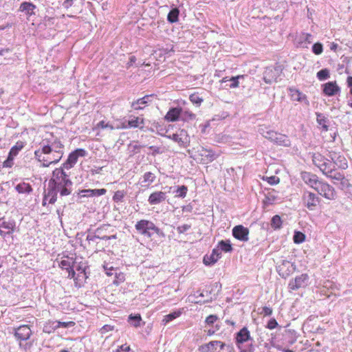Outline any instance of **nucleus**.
I'll list each match as a JSON object with an SVG mask.
<instances>
[{"label":"nucleus","instance_id":"obj_41","mask_svg":"<svg viewBox=\"0 0 352 352\" xmlns=\"http://www.w3.org/2000/svg\"><path fill=\"white\" fill-rule=\"evenodd\" d=\"M182 314V311L180 310L175 311L172 313H170L169 314L164 316V319L162 320L163 324L165 325L169 322L173 320L174 319L179 317Z\"/></svg>","mask_w":352,"mask_h":352},{"label":"nucleus","instance_id":"obj_22","mask_svg":"<svg viewBox=\"0 0 352 352\" xmlns=\"http://www.w3.org/2000/svg\"><path fill=\"white\" fill-rule=\"evenodd\" d=\"M167 198L166 192L162 191H155L150 195L148 202L150 205H158L164 202Z\"/></svg>","mask_w":352,"mask_h":352},{"label":"nucleus","instance_id":"obj_53","mask_svg":"<svg viewBox=\"0 0 352 352\" xmlns=\"http://www.w3.org/2000/svg\"><path fill=\"white\" fill-rule=\"evenodd\" d=\"M148 123L151 124V126H146V128L150 131L155 132V131H158L159 128H161V124L155 120L153 122L148 121Z\"/></svg>","mask_w":352,"mask_h":352},{"label":"nucleus","instance_id":"obj_21","mask_svg":"<svg viewBox=\"0 0 352 352\" xmlns=\"http://www.w3.org/2000/svg\"><path fill=\"white\" fill-rule=\"evenodd\" d=\"M15 222L12 220H0V235L5 237L7 234H11L14 229Z\"/></svg>","mask_w":352,"mask_h":352},{"label":"nucleus","instance_id":"obj_10","mask_svg":"<svg viewBox=\"0 0 352 352\" xmlns=\"http://www.w3.org/2000/svg\"><path fill=\"white\" fill-rule=\"evenodd\" d=\"M87 155V151L84 148H77L69 153L65 162L63 164L61 168L69 170L72 168L77 162L79 157H85Z\"/></svg>","mask_w":352,"mask_h":352},{"label":"nucleus","instance_id":"obj_5","mask_svg":"<svg viewBox=\"0 0 352 352\" xmlns=\"http://www.w3.org/2000/svg\"><path fill=\"white\" fill-rule=\"evenodd\" d=\"M221 288V285L218 283H215L212 285H210L206 287L203 291H197L195 293L194 296L197 298L195 301L196 303H206L212 302L213 299H215L217 294H212L214 289H217L219 292Z\"/></svg>","mask_w":352,"mask_h":352},{"label":"nucleus","instance_id":"obj_4","mask_svg":"<svg viewBox=\"0 0 352 352\" xmlns=\"http://www.w3.org/2000/svg\"><path fill=\"white\" fill-rule=\"evenodd\" d=\"M135 228L139 234L147 238H151L153 234L162 237L165 236L163 231L149 220L142 219L138 221L135 225Z\"/></svg>","mask_w":352,"mask_h":352},{"label":"nucleus","instance_id":"obj_17","mask_svg":"<svg viewBox=\"0 0 352 352\" xmlns=\"http://www.w3.org/2000/svg\"><path fill=\"white\" fill-rule=\"evenodd\" d=\"M232 235L241 241H248L249 239V230L242 225L236 226L232 229Z\"/></svg>","mask_w":352,"mask_h":352},{"label":"nucleus","instance_id":"obj_29","mask_svg":"<svg viewBox=\"0 0 352 352\" xmlns=\"http://www.w3.org/2000/svg\"><path fill=\"white\" fill-rule=\"evenodd\" d=\"M129 128H139L141 130H144V119L142 117H136L131 116L128 121Z\"/></svg>","mask_w":352,"mask_h":352},{"label":"nucleus","instance_id":"obj_1","mask_svg":"<svg viewBox=\"0 0 352 352\" xmlns=\"http://www.w3.org/2000/svg\"><path fill=\"white\" fill-rule=\"evenodd\" d=\"M329 157L330 159L325 157L320 153H314L312 155V161L327 177L336 181L343 180L344 174L336 171V167L342 170L346 169L348 168L346 159L344 155L333 151L329 152Z\"/></svg>","mask_w":352,"mask_h":352},{"label":"nucleus","instance_id":"obj_32","mask_svg":"<svg viewBox=\"0 0 352 352\" xmlns=\"http://www.w3.org/2000/svg\"><path fill=\"white\" fill-rule=\"evenodd\" d=\"M244 78V76L238 75L236 76H232L230 78H228V77L223 78L221 80V82L226 83L230 82V84H226V86H228L230 88H236L239 86V80Z\"/></svg>","mask_w":352,"mask_h":352},{"label":"nucleus","instance_id":"obj_44","mask_svg":"<svg viewBox=\"0 0 352 352\" xmlns=\"http://www.w3.org/2000/svg\"><path fill=\"white\" fill-rule=\"evenodd\" d=\"M155 175L153 173L146 172L143 175L142 182L146 184V185L148 186L155 181Z\"/></svg>","mask_w":352,"mask_h":352},{"label":"nucleus","instance_id":"obj_37","mask_svg":"<svg viewBox=\"0 0 352 352\" xmlns=\"http://www.w3.org/2000/svg\"><path fill=\"white\" fill-rule=\"evenodd\" d=\"M15 189L19 193L29 194L32 191V186L29 184L25 182L17 184Z\"/></svg>","mask_w":352,"mask_h":352},{"label":"nucleus","instance_id":"obj_36","mask_svg":"<svg viewBox=\"0 0 352 352\" xmlns=\"http://www.w3.org/2000/svg\"><path fill=\"white\" fill-rule=\"evenodd\" d=\"M25 143L21 141H18L12 148H10L8 155L15 157L24 148Z\"/></svg>","mask_w":352,"mask_h":352},{"label":"nucleus","instance_id":"obj_43","mask_svg":"<svg viewBox=\"0 0 352 352\" xmlns=\"http://www.w3.org/2000/svg\"><path fill=\"white\" fill-rule=\"evenodd\" d=\"M179 10L177 8L172 9L168 14L167 19L170 23H175L178 20Z\"/></svg>","mask_w":352,"mask_h":352},{"label":"nucleus","instance_id":"obj_42","mask_svg":"<svg viewBox=\"0 0 352 352\" xmlns=\"http://www.w3.org/2000/svg\"><path fill=\"white\" fill-rule=\"evenodd\" d=\"M196 118L195 114L192 113L189 111H184L182 109V113L180 115V119L184 122H188L195 120Z\"/></svg>","mask_w":352,"mask_h":352},{"label":"nucleus","instance_id":"obj_47","mask_svg":"<svg viewBox=\"0 0 352 352\" xmlns=\"http://www.w3.org/2000/svg\"><path fill=\"white\" fill-rule=\"evenodd\" d=\"M188 192V188L186 186L182 185L181 186H178L177 190H176L177 197L184 198L186 196Z\"/></svg>","mask_w":352,"mask_h":352},{"label":"nucleus","instance_id":"obj_34","mask_svg":"<svg viewBox=\"0 0 352 352\" xmlns=\"http://www.w3.org/2000/svg\"><path fill=\"white\" fill-rule=\"evenodd\" d=\"M258 132L265 138L270 140L276 131L271 130L270 127L267 125L260 124L258 126Z\"/></svg>","mask_w":352,"mask_h":352},{"label":"nucleus","instance_id":"obj_14","mask_svg":"<svg viewBox=\"0 0 352 352\" xmlns=\"http://www.w3.org/2000/svg\"><path fill=\"white\" fill-rule=\"evenodd\" d=\"M294 268L295 266L292 262L283 260L281 263L277 267V271L281 277L286 278L290 275Z\"/></svg>","mask_w":352,"mask_h":352},{"label":"nucleus","instance_id":"obj_16","mask_svg":"<svg viewBox=\"0 0 352 352\" xmlns=\"http://www.w3.org/2000/svg\"><path fill=\"white\" fill-rule=\"evenodd\" d=\"M301 178L303 182L314 190L320 184L322 179H320L318 177L309 172H302L301 173Z\"/></svg>","mask_w":352,"mask_h":352},{"label":"nucleus","instance_id":"obj_55","mask_svg":"<svg viewBox=\"0 0 352 352\" xmlns=\"http://www.w3.org/2000/svg\"><path fill=\"white\" fill-rule=\"evenodd\" d=\"M124 197V192L121 191V190H118L114 193L113 199V201H115L116 202L122 201Z\"/></svg>","mask_w":352,"mask_h":352},{"label":"nucleus","instance_id":"obj_48","mask_svg":"<svg viewBox=\"0 0 352 352\" xmlns=\"http://www.w3.org/2000/svg\"><path fill=\"white\" fill-rule=\"evenodd\" d=\"M329 71L327 69H324L317 73V78L319 80H324L329 78Z\"/></svg>","mask_w":352,"mask_h":352},{"label":"nucleus","instance_id":"obj_52","mask_svg":"<svg viewBox=\"0 0 352 352\" xmlns=\"http://www.w3.org/2000/svg\"><path fill=\"white\" fill-rule=\"evenodd\" d=\"M14 157L8 155L7 159L3 162V168H12L14 165Z\"/></svg>","mask_w":352,"mask_h":352},{"label":"nucleus","instance_id":"obj_9","mask_svg":"<svg viewBox=\"0 0 352 352\" xmlns=\"http://www.w3.org/2000/svg\"><path fill=\"white\" fill-rule=\"evenodd\" d=\"M320 198L316 195L315 193L308 191L304 190L302 195V201L303 205L309 210H314L316 207L320 203Z\"/></svg>","mask_w":352,"mask_h":352},{"label":"nucleus","instance_id":"obj_63","mask_svg":"<svg viewBox=\"0 0 352 352\" xmlns=\"http://www.w3.org/2000/svg\"><path fill=\"white\" fill-rule=\"evenodd\" d=\"M219 328H220V326H219V325H218V324H216V326H215V329H208V330L207 331V335H208V336H213V335L215 333V332L219 329Z\"/></svg>","mask_w":352,"mask_h":352},{"label":"nucleus","instance_id":"obj_19","mask_svg":"<svg viewBox=\"0 0 352 352\" xmlns=\"http://www.w3.org/2000/svg\"><path fill=\"white\" fill-rule=\"evenodd\" d=\"M322 87L323 94L327 96H333L340 92V88L336 81L324 83Z\"/></svg>","mask_w":352,"mask_h":352},{"label":"nucleus","instance_id":"obj_26","mask_svg":"<svg viewBox=\"0 0 352 352\" xmlns=\"http://www.w3.org/2000/svg\"><path fill=\"white\" fill-rule=\"evenodd\" d=\"M36 6L31 2L24 1L21 3L19 11L24 12L27 16L35 14Z\"/></svg>","mask_w":352,"mask_h":352},{"label":"nucleus","instance_id":"obj_59","mask_svg":"<svg viewBox=\"0 0 352 352\" xmlns=\"http://www.w3.org/2000/svg\"><path fill=\"white\" fill-rule=\"evenodd\" d=\"M190 225L188 224H184L182 226H179L177 228V231L179 233H184L185 232L188 231L190 228Z\"/></svg>","mask_w":352,"mask_h":352},{"label":"nucleus","instance_id":"obj_6","mask_svg":"<svg viewBox=\"0 0 352 352\" xmlns=\"http://www.w3.org/2000/svg\"><path fill=\"white\" fill-rule=\"evenodd\" d=\"M226 350L227 352H234L232 344H227L219 340H212L199 347L201 352H219V350Z\"/></svg>","mask_w":352,"mask_h":352},{"label":"nucleus","instance_id":"obj_30","mask_svg":"<svg viewBox=\"0 0 352 352\" xmlns=\"http://www.w3.org/2000/svg\"><path fill=\"white\" fill-rule=\"evenodd\" d=\"M316 122L322 131H327L329 126V120L323 113L316 112Z\"/></svg>","mask_w":352,"mask_h":352},{"label":"nucleus","instance_id":"obj_23","mask_svg":"<svg viewBox=\"0 0 352 352\" xmlns=\"http://www.w3.org/2000/svg\"><path fill=\"white\" fill-rule=\"evenodd\" d=\"M221 257V252L218 248L212 250V253L208 255L206 254L204 257L203 262L207 266L214 265Z\"/></svg>","mask_w":352,"mask_h":352},{"label":"nucleus","instance_id":"obj_12","mask_svg":"<svg viewBox=\"0 0 352 352\" xmlns=\"http://www.w3.org/2000/svg\"><path fill=\"white\" fill-rule=\"evenodd\" d=\"M197 152L199 155L201 157V161L204 164L212 162L219 156V153L204 147L199 148Z\"/></svg>","mask_w":352,"mask_h":352},{"label":"nucleus","instance_id":"obj_50","mask_svg":"<svg viewBox=\"0 0 352 352\" xmlns=\"http://www.w3.org/2000/svg\"><path fill=\"white\" fill-rule=\"evenodd\" d=\"M263 179L267 181L270 185H275L280 182V179L276 176L263 177Z\"/></svg>","mask_w":352,"mask_h":352},{"label":"nucleus","instance_id":"obj_35","mask_svg":"<svg viewBox=\"0 0 352 352\" xmlns=\"http://www.w3.org/2000/svg\"><path fill=\"white\" fill-rule=\"evenodd\" d=\"M58 193H59V192L56 191V189L48 183L47 192L45 194V196L49 199V204H53L56 201Z\"/></svg>","mask_w":352,"mask_h":352},{"label":"nucleus","instance_id":"obj_15","mask_svg":"<svg viewBox=\"0 0 352 352\" xmlns=\"http://www.w3.org/2000/svg\"><path fill=\"white\" fill-rule=\"evenodd\" d=\"M309 276L307 274H302L290 280L289 287L292 290H296L305 287L307 285Z\"/></svg>","mask_w":352,"mask_h":352},{"label":"nucleus","instance_id":"obj_18","mask_svg":"<svg viewBox=\"0 0 352 352\" xmlns=\"http://www.w3.org/2000/svg\"><path fill=\"white\" fill-rule=\"evenodd\" d=\"M270 141L278 146L285 147H289L291 146V140L289 137L285 134L280 133L276 131L272 136V139H270Z\"/></svg>","mask_w":352,"mask_h":352},{"label":"nucleus","instance_id":"obj_39","mask_svg":"<svg viewBox=\"0 0 352 352\" xmlns=\"http://www.w3.org/2000/svg\"><path fill=\"white\" fill-rule=\"evenodd\" d=\"M128 322L134 327H139L141 326L142 317L140 314H131L129 316Z\"/></svg>","mask_w":352,"mask_h":352},{"label":"nucleus","instance_id":"obj_24","mask_svg":"<svg viewBox=\"0 0 352 352\" xmlns=\"http://www.w3.org/2000/svg\"><path fill=\"white\" fill-rule=\"evenodd\" d=\"M289 91L292 100L304 102L307 105L309 104L307 96L300 92L298 89L294 87H289Z\"/></svg>","mask_w":352,"mask_h":352},{"label":"nucleus","instance_id":"obj_11","mask_svg":"<svg viewBox=\"0 0 352 352\" xmlns=\"http://www.w3.org/2000/svg\"><path fill=\"white\" fill-rule=\"evenodd\" d=\"M166 138L177 142L180 147L186 148L189 146L190 138L184 129L180 130L177 133L166 135Z\"/></svg>","mask_w":352,"mask_h":352},{"label":"nucleus","instance_id":"obj_64","mask_svg":"<svg viewBox=\"0 0 352 352\" xmlns=\"http://www.w3.org/2000/svg\"><path fill=\"white\" fill-rule=\"evenodd\" d=\"M346 84L348 87L350 89V94L352 95V76H348L346 79Z\"/></svg>","mask_w":352,"mask_h":352},{"label":"nucleus","instance_id":"obj_61","mask_svg":"<svg viewBox=\"0 0 352 352\" xmlns=\"http://www.w3.org/2000/svg\"><path fill=\"white\" fill-rule=\"evenodd\" d=\"M261 314L266 316H271L272 314V309L269 307H263Z\"/></svg>","mask_w":352,"mask_h":352},{"label":"nucleus","instance_id":"obj_13","mask_svg":"<svg viewBox=\"0 0 352 352\" xmlns=\"http://www.w3.org/2000/svg\"><path fill=\"white\" fill-rule=\"evenodd\" d=\"M32 335V330L28 325H21L14 329V336L19 341H26Z\"/></svg>","mask_w":352,"mask_h":352},{"label":"nucleus","instance_id":"obj_54","mask_svg":"<svg viewBox=\"0 0 352 352\" xmlns=\"http://www.w3.org/2000/svg\"><path fill=\"white\" fill-rule=\"evenodd\" d=\"M322 50V45L320 43H316L312 45V52L316 55L320 54Z\"/></svg>","mask_w":352,"mask_h":352},{"label":"nucleus","instance_id":"obj_20","mask_svg":"<svg viewBox=\"0 0 352 352\" xmlns=\"http://www.w3.org/2000/svg\"><path fill=\"white\" fill-rule=\"evenodd\" d=\"M280 68L281 67H266V70L263 74L264 81L269 84L276 81L278 75L281 71Z\"/></svg>","mask_w":352,"mask_h":352},{"label":"nucleus","instance_id":"obj_8","mask_svg":"<svg viewBox=\"0 0 352 352\" xmlns=\"http://www.w3.org/2000/svg\"><path fill=\"white\" fill-rule=\"evenodd\" d=\"M315 190L327 200H335L337 197L335 188L323 180L320 181V184L318 185Z\"/></svg>","mask_w":352,"mask_h":352},{"label":"nucleus","instance_id":"obj_7","mask_svg":"<svg viewBox=\"0 0 352 352\" xmlns=\"http://www.w3.org/2000/svg\"><path fill=\"white\" fill-rule=\"evenodd\" d=\"M235 343L241 352H245L246 350L243 349V345L247 344L248 346H252L254 340L250 335V331L247 327H243L239 331L235 334Z\"/></svg>","mask_w":352,"mask_h":352},{"label":"nucleus","instance_id":"obj_3","mask_svg":"<svg viewBox=\"0 0 352 352\" xmlns=\"http://www.w3.org/2000/svg\"><path fill=\"white\" fill-rule=\"evenodd\" d=\"M49 183L59 192L61 197L69 195L72 191L73 183L63 168H56Z\"/></svg>","mask_w":352,"mask_h":352},{"label":"nucleus","instance_id":"obj_46","mask_svg":"<svg viewBox=\"0 0 352 352\" xmlns=\"http://www.w3.org/2000/svg\"><path fill=\"white\" fill-rule=\"evenodd\" d=\"M293 240L295 243H301L305 240V235L300 231H296L294 234Z\"/></svg>","mask_w":352,"mask_h":352},{"label":"nucleus","instance_id":"obj_40","mask_svg":"<svg viewBox=\"0 0 352 352\" xmlns=\"http://www.w3.org/2000/svg\"><path fill=\"white\" fill-rule=\"evenodd\" d=\"M217 248L219 249L221 252L223 251L225 252H230L232 250V247L230 241H220L218 243Z\"/></svg>","mask_w":352,"mask_h":352},{"label":"nucleus","instance_id":"obj_49","mask_svg":"<svg viewBox=\"0 0 352 352\" xmlns=\"http://www.w3.org/2000/svg\"><path fill=\"white\" fill-rule=\"evenodd\" d=\"M96 127L98 129H108L109 131H113L115 129L112 124L109 122H105L104 120L100 121L97 124Z\"/></svg>","mask_w":352,"mask_h":352},{"label":"nucleus","instance_id":"obj_51","mask_svg":"<svg viewBox=\"0 0 352 352\" xmlns=\"http://www.w3.org/2000/svg\"><path fill=\"white\" fill-rule=\"evenodd\" d=\"M189 99L192 103L195 104L197 105H200L201 103L203 102V99L200 98L198 94H191L189 97Z\"/></svg>","mask_w":352,"mask_h":352},{"label":"nucleus","instance_id":"obj_62","mask_svg":"<svg viewBox=\"0 0 352 352\" xmlns=\"http://www.w3.org/2000/svg\"><path fill=\"white\" fill-rule=\"evenodd\" d=\"M149 149L152 151V155L153 156L162 153L160 151V148L158 146H149Z\"/></svg>","mask_w":352,"mask_h":352},{"label":"nucleus","instance_id":"obj_45","mask_svg":"<svg viewBox=\"0 0 352 352\" xmlns=\"http://www.w3.org/2000/svg\"><path fill=\"white\" fill-rule=\"evenodd\" d=\"M282 226V220L279 215H274L271 220V226L274 229H279Z\"/></svg>","mask_w":352,"mask_h":352},{"label":"nucleus","instance_id":"obj_60","mask_svg":"<svg viewBox=\"0 0 352 352\" xmlns=\"http://www.w3.org/2000/svg\"><path fill=\"white\" fill-rule=\"evenodd\" d=\"M131 350L130 346L126 344L121 345L115 352H129Z\"/></svg>","mask_w":352,"mask_h":352},{"label":"nucleus","instance_id":"obj_27","mask_svg":"<svg viewBox=\"0 0 352 352\" xmlns=\"http://www.w3.org/2000/svg\"><path fill=\"white\" fill-rule=\"evenodd\" d=\"M312 42V35L308 33H301L296 38L298 47L307 48L308 45Z\"/></svg>","mask_w":352,"mask_h":352},{"label":"nucleus","instance_id":"obj_38","mask_svg":"<svg viewBox=\"0 0 352 352\" xmlns=\"http://www.w3.org/2000/svg\"><path fill=\"white\" fill-rule=\"evenodd\" d=\"M57 324L56 320L48 321L47 322H46L44 324L43 328V331L44 333H51L54 332L55 330L58 329V324Z\"/></svg>","mask_w":352,"mask_h":352},{"label":"nucleus","instance_id":"obj_57","mask_svg":"<svg viewBox=\"0 0 352 352\" xmlns=\"http://www.w3.org/2000/svg\"><path fill=\"white\" fill-rule=\"evenodd\" d=\"M56 324H58V328L63 327V328H67L71 327L74 325V322L72 321L69 322H60L56 320Z\"/></svg>","mask_w":352,"mask_h":352},{"label":"nucleus","instance_id":"obj_56","mask_svg":"<svg viewBox=\"0 0 352 352\" xmlns=\"http://www.w3.org/2000/svg\"><path fill=\"white\" fill-rule=\"evenodd\" d=\"M217 320L218 317L217 315L211 314L206 318L205 322L208 325H212Z\"/></svg>","mask_w":352,"mask_h":352},{"label":"nucleus","instance_id":"obj_33","mask_svg":"<svg viewBox=\"0 0 352 352\" xmlns=\"http://www.w3.org/2000/svg\"><path fill=\"white\" fill-rule=\"evenodd\" d=\"M107 190L104 188L101 189H86L81 190L80 193L82 197H99L104 195Z\"/></svg>","mask_w":352,"mask_h":352},{"label":"nucleus","instance_id":"obj_31","mask_svg":"<svg viewBox=\"0 0 352 352\" xmlns=\"http://www.w3.org/2000/svg\"><path fill=\"white\" fill-rule=\"evenodd\" d=\"M75 259L73 256H63L59 262V267L63 270H69L72 267H75Z\"/></svg>","mask_w":352,"mask_h":352},{"label":"nucleus","instance_id":"obj_25","mask_svg":"<svg viewBox=\"0 0 352 352\" xmlns=\"http://www.w3.org/2000/svg\"><path fill=\"white\" fill-rule=\"evenodd\" d=\"M153 95H146L132 102L131 107L135 110H142L151 102Z\"/></svg>","mask_w":352,"mask_h":352},{"label":"nucleus","instance_id":"obj_2","mask_svg":"<svg viewBox=\"0 0 352 352\" xmlns=\"http://www.w3.org/2000/svg\"><path fill=\"white\" fill-rule=\"evenodd\" d=\"M64 145L55 139L52 141L43 140L40 143L39 148L34 151V157L41 163L42 167H49L57 164L63 157Z\"/></svg>","mask_w":352,"mask_h":352},{"label":"nucleus","instance_id":"obj_58","mask_svg":"<svg viewBox=\"0 0 352 352\" xmlns=\"http://www.w3.org/2000/svg\"><path fill=\"white\" fill-rule=\"evenodd\" d=\"M278 325L277 321L274 318H271L266 326L269 329H274Z\"/></svg>","mask_w":352,"mask_h":352},{"label":"nucleus","instance_id":"obj_28","mask_svg":"<svg viewBox=\"0 0 352 352\" xmlns=\"http://www.w3.org/2000/svg\"><path fill=\"white\" fill-rule=\"evenodd\" d=\"M181 113V107H173L168 110L164 118L168 122H175L180 118Z\"/></svg>","mask_w":352,"mask_h":352}]
</instances>
